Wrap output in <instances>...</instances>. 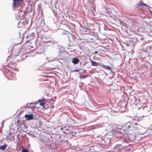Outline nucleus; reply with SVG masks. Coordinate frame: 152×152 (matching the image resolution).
Masks as SVG:
<instances>
[{"label":"nucleus","instance_id":"412c9836","mask_svg":"<svg viewBox=\"0 0 152 152\" xmlns=\"http://www.w3.org/2000/svg\"><path fill=\"white\" fill-rule=\"evenodd\" d=\"M97 53H98V52L97 51H95L94 52V53L95 54H97Z\"/></svg>","mask_w":152,"mask_h":152},{"label":"nucleus","instance_id":"1a4fd4ad","mask_svg":"<svg viewBox=\"0 0 152 152\" xmlns=\"http://www.w3.org/2000/svg\"><path fill=\"white\" fill-rule=\"evenodd\" d=\"M100 66L101 67L104 66L103 68L105 69H107L110 70H111L112 69L111 67L110 66H107L103 64L100 65Z\"/></svg>","mask_w":152,"mask_h":152},{"label":"nucleus","instance_id":"b1692460","mask_svg":"<svg viewBox=\"0 0 152 152\" xmlns=\"http://www.w3.org/2000/svg\"><path fill=\"white\" fill-rule=\"evenodd\" d=\"M115 133L116 134V133H118V132H117V131H116V132H115Z\"/></svg>","mask_w":152,"mask_h":152},{"label":"nucleus","instance_id":"5701e85b","mask_svg":"<svg viewBox=\"0 0 152 152\" xmlns=\"http://www.w3.org/2000/svg\"><path fill=\"white\" fill-rule=\"evenodd\" d=\"M135 118L134 119H134H136V118H137V119H138V118L136 116L135 117Z\"/></svg>","mask_w":152,"mask_h":152},{"label":"nucleus","instance_id":"9d476101","mask_svg":"<svg viewBox=\"0 0 152 152\" xmlns=\"http://www.w3.org/2000/svg\"><path fill=\"white\" fill-rule=\"evenodd\" d=\"M28 23V21L26 20H24L18 23L19 24H23L24 26L27 24Z\"/></svg>","mask_w":152,"mask_h":152},{"label":"nucleus","instance_id":"393cba45","mask_svg":"<svg viewBox=\"0 0 152 152\" xmlns=\"http://www.w3.org/2000/svg\"><path fill=\"white\" fill-rule=\"evenodd\" d=\"M19 121H19V120H18V121H17V122H19Z\"/></svg>","mask_w":152,"mask_h":152},{"label":"nucleus","instance_id":"ddd939ff","mask_svg":"<svg viewBox=\"0 0 152 152\" xmlns=\"http://www.w3.org/2000/svg\"><path fill=\"white\" fill-rule=\"evenodd\" d=\"M86 77V75H80V79H84Z\"/></svg>","mask_w":152,"mask_h":152},{"label":"nucleus","instance_id":"aec40b11","mask_svg":"<svg viewBox=\"0 0 152 152\" xmlns=\"http://www.w3.org/2000/svg\"><path fill=\"white\" fill-rule=\"evenodd\" d=\"M127 127L128 129H129L130 128V126L129 125H128V124H127Z\"/></svg>","mask_w":152,"mask_h":152},{"label":"nucleus","instance_id":"9b49d317","mask_svg":"<svg viewBox=\"0 0 152 152\" xmlns=\"http://www.w3.org/2000/svg\"><path fill=\"white\" fill-rule=\"evenodd\" d=\"M39 101L40 102L39 104L40 105H41L42 106H44L45 103L44 100H41L40 101Z\"/></svg>","mask_w":152,"mask_h":152},{"label":"nucleus","instance_id":"a211bd4d","mask_svg":"<svg viewBox=\"0 0 152 152\" xmlns=\"http://www.w3.org/2000/svg\"><path fill=\"white\" fill-rule=\"evenodd\" d=\"M11 135V134H9L7 136V137L9 138L10 136Z\"/></svg>","mask_w":152,"mask_h":152},{"label":"nucleus","instance_id":"f03ea898","mask_svg":"<svg viewBox=\"0 0 152 152\" xmlns=\"http://www.w3.org/2000/svg\"><path fill=\"white\" fill-rule=\"evenodd\" d=\"M24 45H26V47L27 49H30L32 48L34 44V42L30 41L29 40L26 41V43H24Z\"/></svg>","mask_w":152,"mask_h":152},{"label":"nucleus","instance_id":"bb28decb","mask_svg":"<svg viewBox=\"0 0 152 152\" xmlns=\"http://www.w3.org/2000/svg\"><path fill=\"white\" fill-rule=\"evenodd\" d=\"M20 11V12H22V11Z\"/></svg>","mask_w":152,"mask_h":152},{"label":"nucleus","instance_id":"6ab92c4d","mask_svg":"<svg viewBox=\"0 0 152 152\" xmlns=\"http://www.w3.org/2000/svg\"><path fill=\"white\" fill-rule=\"evenodd\" d=\"M64 133V136H65L66 135H67V133L65 132H63Z\"/></svg>","mask_w":152,"mask_h":152},{"label":"nucleus","instance_id":"2eb2a0df","mask_svg":"<svg viewBox=\"0 0 152 152\" xmlns=\"http://www.w3.org/2000/svg\"><path fill=\"white\" fill-rule=\"evenodd\" d=\"M135 124L136 125H138V126L137 127V128L135 127V129H134L135 130H137V129H138V128H139V125H138V124L136 123H135Z\"/></svg>","mask_w":152,"mask_h":152},{"label":"nucleus","instance_id":"0eeeda50","mask_svg":"<svg viewBox=\"0 0 152 152\" xmlns=\"http://www.w3.org/2000/svg\"><path fill=\"white\" fill-rule=\"evenodd\" d=\"M90 61L92 65L94 66H97V65L100 66V65L99 63H97L96 62L94 61L91 60H90Z\"/></svg>","mask_w":152,"mask_h":152},{"label":"nucleus","instance_id":"7ed1b4c3","mask_svg":"<svg viewBox=\"0 0 152 152\" xmlns=\"http://www.w3.org/2000/svg\"><path fill=\"white\" fill-rule=\"evenodd\" d=\"M23 0H13V7L17 8L19 7Z\"/></svg>","mask_w":152,"mask_h":152},{"label":"nucleus","instance_id":"423d86ee","mask_svg":"<svg viewBox=\"0 0 152 152\" xmlns=\"http://www.w3.org/2000/svg\"><path fill=\"white\" fill-rule=\"evenodd\" d=\"M44 40L46 42H50L52 40V39L49 36H46L44 37Z\"/></svg>","mask_w":152,"mask_h":152},{"label":"nucleus","instance_id":"20e7f679","mask_svg":"<svg viewBox=\"0 0 152 152\" xmlns=\"http://www.w3.org/2000/svg\"><path fill=\"white\" fill-rule=\"evenodd\" d=\"M141 139V137L140 136V134L138 133H136L134 139L135 140V141H139Z\"/></svg>","mask_w":152,"mask_h":152},{"label":"nucleus","instance_id":"4468645a","mask_svg":"<svg viewBox=\"0 0 152 152\" xmlns=\"http://www.w3.org/2000/svg\"><path fill=\"white\" fill-rule=\"evenodd\" d=\"M140 6H146V5L144 3H143V2H141L140 3Z\"/></svg>","mask_w":152,"mask_h":152},{"label":"nucleus","instance_id":"4be33fe9","mask_svg":"<svg viewBox=\"0 0 152 152\" xmlns=\"http://www.w3.org/2000/svg\"><path fill=\"white\" fill-rule=\"evenodd\" d=\"M63 129V127H61V128H60V129L61 130H62Z\"/></svg>","mask_w":152,"mask_h":152},{"label":"nucleus","instance_id":"f257e3e1","mask_svg":"<svg viewBox=\"0 0 152 152\" xmlns=\"http://www.w3.org/2000/svg\"><path fill=\"white\" fill-rule=\"evenodd\" d=\"M63 138L64 139V136L63 135L61 136L58 135V137L56 138V142H57L58 143L62 142H64L62 143V145L64 147H65V149L67 150L69 148L70 146V144L68 141H64Z\"/></svg>","mask_w":152,"mask_h":152},{"label":"nucleus","instance_id":"6e6552de","mask_svg":"<svg viewBox=\"0 0 152 152\" xmlns=\"http://www.w3.org/2000/svg\"><path fill=\"white\" fill-rule=\"evenodd\" d=\"M72 62L75 64H77L79 62V60L77 58H74L72 61Z\"/></svg>","mask_w":152,"mask_h":152},{"label":"nucleus","instance_id":"f3484780","mask_svg":"<svg viewBox=\"0 0 152 152\" xmlns=\"http://www.w3.org/2000/svg\"><path fill=\"white\" fill-rule=\"evenodd\" d=\"M22 152H28L27 150L25 149H23L22 150Z\"/></svg>","mask_w":152,"mask_h":152},{"label":"nucleus","instance_id":"39448f33","mask_svg":"<svg viewBox=\"0 0 152 152\" xmlns=\"http://www.w3.org/2000/svg\"><path fill=\"white\" fill-rule=\"evenodd\" d=\"M25 117L26 118V120H32L34 118L33 115L32 114H26L25 115Z\"/></svg>","mask_w":152,"mask_h":152},{"label":"nucleus","instance_id":"f8f14e48","mask_svg":"<svg viewBox=\"0 0 152 152\" xmlns=\"http://www.w3.org/2000/svg\"><path fill=\"white\" fill-rule=\"evenodd\" d=\"M6 147L7 145L6 144L1 146H0V149H1L2 150H4L6 149Z\"/></svg>","mask_w":152,"mask_h":152},{"label":"nucleus","instance_id":"a878e982","mask_svg":"<svg viewBox=\"0 0 152 152\" xmlns=\"http://www.w3.org/2000/svg\"><path fill=\"white\" fill-rule=\"evenodd\" d=\"M9 139H11V138H9Z\"/></svg>","mask_w":152,"mask_h":152},{"label":"nucleus","instance_id":"dca6fc26","mask_svg":"<svg viewBox=\"0 0 152 152\" xmlns=\"http://www.w3.org/2000/svg\"><path fill=\"white\" fill-rule=\"evenodd\" d=\"M79 71V69H76L75 70H73L72 71V72H78Z\"/></svg>","mask_w":152,"mask_h":152}]
</instances>
